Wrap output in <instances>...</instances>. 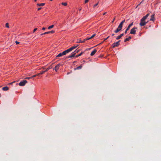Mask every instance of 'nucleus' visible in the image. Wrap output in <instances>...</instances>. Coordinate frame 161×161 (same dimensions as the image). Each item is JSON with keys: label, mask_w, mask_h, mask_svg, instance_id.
I'll use <instances>...</instances> for the list:
<instances>
[{"label": "nucleus", "mask_w": 161, "mask_h": 161, "mask_svg": "<svg viewBox=\"0 0 161 161\" xmlns=\"http://www.w3.org/2000/svg\"><path fill=\"white\" fill-rule=\"evenodd\" d=\"M62 65L60 64H59L56 65L53 69L54 70H55L56 72H57V70H58L59 68L60 67V66Z\"/></svg>", "instance_id": "obj_9"}, {"label": "nucleus", "mask_w": 161, "mask_h": 161, "mask_svg": "<svg viewBox=\"0 0 161 161\" xmlns=\"http://www.w3.org/2000/svg\"><path fill=\"white\" fill-rule=\"evenodd\" d=\"M155 20L154 14H153L151 16L150 20L154 21Z\"/></svg>", "instance_id": "obj_14"}, {"label": "nucleus", "mask_w": 161, "mask_h": 161, "mask_svg": "<svg viewBox=\"0 0 161 161\" xmlns=\"http://www.w3.org/2000/svg\"><path fill=\"white\" fill-rule=\"evenodd\" d=\"M31 77H26L25 78V79H31Z\"/></svg>", "instance_id": "obj_32"}, {"label": "nucleus", "mask_w": 161, "mask_h": 161, "mask_svg": "<svg viewBox=\"0 0 161 161\" xmlns=\"http://www.w3.org/2000/svg\"><path fill=\"white\" fill-rule=\"evenodd\" d=\"M50 1H52L53 0H50Z\"/></svg>", "instance_id": "obj_49"}, {"label": "nucleus", "mask_w": 161, "mask_h": 161, "mask_svg": "<svg viewBox=\"0 0 161 161\" xmlns=\"http://www.w3.org/2000/svg\"><path fill=\"white\" fill-rule=\"evenodd\" d=\"M52 68V67L51 66L49 67L47 69H46L45 68V67H42V69H43L44 70L46 69V70L44 71H41V72L40 73V74H41L42 75V74L44 73L47 71H48V70L51 69Z\"/></svg>", "instance_id": "obj_4"}, {"label": "nucleus", "mask_w": 161, "mask_h": 161, "mask_svg": "<svg viewBox=\"0 0 161 161\" xmlns=\"http://www.w3.org/2000/svg\"><path fill=\"white\" fill-rule=\"evenodd\" d=\"M96 36V34H94L92 35V36H91V37H90V38L91 39L93 38V37H94V36Z\"/></svg>", "instance_id": "obj_28"}, {"label": "nucleus", "mask_w": 161, "mask_h": 161, "mask_svg": "<svg viewBox=\"0 0 161 161\" xmlns=\"http://www.w3.org/2000/svg\"><path fill=\"white\" fill-rule=\"evenodd\" d=\"M61 4H62V5L65 6H66L67 5V3H61Z\"/></svg>", "instance_id": "obj_25"}, {"label": "nucleus", "mask_w": 161, "mask_h": 161, "mask_svg": "<svg viewBox=\"0 0 161 161\" xmlns=\"http://www.w3.org/2000/svg\"><path fill=\"white\" fill-rule=\"evenodd\" d=\"M109 36H108V37H107L105 39H104V41H103V42H104V41H105V40H107V39L108 38H109ZM103 42H102L101 43H100L99 44H98V45H100V44H102V43H103Z\"/></svg>", "instance_id": "obj_27"}, {"label": "nucleus", "mask_w": 161, "mask_h": 161, "mask_svg": "<svg viewBox=\"0 0 161 161\" xmlns=\"http://www.w3.org/2000/svg\"><path fill=\"white\" fill-rule=\"evenodd\" d=\"M6 27L7 28H9V24L8 23H7L6 24Z\"/></svg>", "instance_id": "obj_29"}, {"label": "nucleus", "mask_w": 161, "mask_h": 161, "mask_svg": "<svg viewBox=\"0 0 161 161\" xmlns=\"http://www.w3.org/2000/svg\"><path fill=\"white\" fill-rule=\"evenodd\" d=\"M40 74H40V73L39 74H37V75H36V76H38Z\"/></svg>", "instance_id": "obj_43"}, {"label": "nucleus", "mask_w": 161, "mask_h": 161, "mask_svg": "<svg viewBox=\"0 0 161 161\" xmlns=\"http://www.w3.org/2000/svg\"><path fill=\"white\" fill-rule=\"evenodd\" d=\"M124 35V33H122L120 34V35L118 36L116 38V39L117 40H119Z\"/></svg>", "instance_id": "obj_11"}, {"label": "nucleus", "mask_w": 161, "mask_h": 161, "mask_svg": "<svg viewBox=\"0 0 161 161\" xmlns=\"http://www.w3.org/2000/svg\"><path fill=\"white\" fill-rule=\"evenodd\" d=\"M13 83H14V82H11L10 83V84H12Z\"/></svg>", "instance_id": "obj_45"}, {"label": "nucleus", "mask_w": 161, "mask_h": 161, "mask_svg": "<svg viewBox=\"0 0 161 161\" xmlns=\"http://www.w3.org/2000/svg\"><path fill=\"white\" fill-rule=\"evenodd\" d=\"M36 75H33V76H32L31 77L32 78H34V77H36Z\"/></svg>", "instance_id": "obj_37"}, {"label": "nucleus", "mask_w": 161, "mask_h": 161, "mask_svg": "<svg viewBox=\"0 0 161 161\" xmlns=\"http://www.w3.org/2000/svg\"><path fill=\"white\" fill-rule=\"evenodd\" d=\"M128 31V30H127V29H126L125 30V34H127V31Z\"/></svg>", "instance_id": "obj_33"}, {"label": "nucleus", "mask_w": 161, "mask_h": 161, "mask_svg": "<svg viewBox=\"0 0 161 161\" xmlns=\"http://www.w3.org/2000/svg\"><path fill=\"white\" fill-rule=\"evenodd\" d=\"M42 9V8H38V10H41V9Z\"/></svg>", "instance_id": "obj_39"}, {"label": "nucleus", "mask_w": 161, "mask_h": 161, "mask_svg": "<svg viewBox=\"0 0 161 161\" xmlns=\"http://www.w3.org/2000/svg\"><path fill=\"white\" fill-rule=\"evenodd\" d=\"M27 82V81L26 80H24L23 81H21L19 83V85L20 86H23Z\"/></svg>", "instance_id": "obj_6"}, {"label": "nucleus", "mask_w": 161, "mask_h": 161, "mask_svg": "<svg viewBox=\"0 0 161 161\" xmlns=\"http://www.w3.org/2000/svg\"><path fill=\"white\" fill-rule=\"evenodd\" d=\"M37 30V29L36 28L35 29H34L33 30V32L34 33V32H35Z\"/></svg>", "instance_id": "obj_31"}, {"label": "nucleus", "mask_w": 161, "mask_h": 161, "mask_svg": "<svg viewBox=\"0 0 161 161\" xmlns=\"http://www.w3.org/2000/svg\"><path fill=\"white\" fill-rule=\"evenodd\" d=\"M106 13H107V12H105V13H103V15H105L106 14Z\"/></svg>", "instance_id": "obj_40"}, {"label": "nucleus", "mask_w": 161, "mask_h": 161, "mask_svg": "<svg viewBox=\"0 0 161 161\" xmlns=\"http://www.w3.org/2000/svg\"><path fill=\"white\" fill-rule=\"evenodd\" d=\"M90 39H91V38H90V37H87L86 38L84 39V41H85L86 40H90Z\"/></svg>", "instance_id": "obj_26"}, {"label": "nucleus", "mask_w": 161, "mask_h": 161, "mask_svg": "<svg viewBox=\"0 0 161 161\" xmlns=\"http://www.w3.org/2000/svg\"><path fill=\"white\" fill-rule=\"evenodd\" d=\"M54 27V25H52L51 26H49L48 28V30H50L52 28H53Z\"/></svg>", "instance_id": "obj_23"}, {"label": "nucleus", "mask_w": 161, "mask_h": 161, "mask_svg": "<svg viewBox=\"0 0 161 161\" xmlns=\"http://www.w3.org/2000/svg\"><path fill=\"white\" fill-rule=\"evenodd\" d=\"M1 97V94L0 93V97Z\"/></svg>", "instance_id": "obj_48"}, {"label": "nucleus", "mask_w": 161, "mask_h": 161, "mask_svg": "<svg viewBox=\"0 0 161 161\" xmlns=\"http://www.w3.org/2000/svg\"><path fill=\"white\" fill-rule=\"evenodd\" d=\"M15 43H16V44H18L19 43V42L17 41H15Z\"/></svg>", "instance_id": "obj_34"}, {"label": "nucleus", "mask_w": 161, "mask_h": 161, "mask_svg": "<svg viewBox=\"0 0 161 161\" xmlns=\"http://www.w3.org/2000/svg\"><path fill=\"white\" fill-rule=\"evenodd\" d=\"M82 66L81 65L79 66L78 67H76V68L75 69H77L79 70L80 69H81L82 68Z\"/></svg>", "instance_id": "obj_20"}, {"label": "nucleus", "mask_w": 161, "mask_h": 161, "mask_svg": "<svg viewBox=\"0 0 161 161\" xmlns=\"http://www.w3.org/2000/svg\"><path fill=\"white\" fill-rule=\"evenodd\" d=\"M78 46V45L74 46H73L72 47L70 48H69V49H71V51H73V50L77 47Z\"/></svg>", "instance_id": "obj_13"}, {"label": "nucleus", "mask_w": 161, "mask_h": 161, "mask_svg": "<svg viewBox=\"0 0 161 161\" xmlns=\"http://www.w3.org/2000/svg\"><path fill=\"white\" fill-rule=\"evenodd\" d=\"M146 19H141V21L140 23V25L141 26H144L145 25L147 22H146L145 21Z\"/></svg>", "instance_id": "obj_2"}, {"label": "nucleus", "mask_w": 161, "mask_h": 161, "mask_svg": "<svg viewBox=\"0 0 161 161\" xmlns=\"http://www.w3.org/2000/svg\"><path fill=\"white\" fill-rule=\"evenodd\" d=\"M72 50H71V49H68L66 50H65L63 52H62V54L64 55H65L67 54L68 53H69V52L71 51Z\"/></svg>", "instance_id": "obj_7"}, {"label": "nucleus", "mask_w": 161, "mask_h": 161, "mask_svg": "<svg viewBox=\"0 0 161 161\" xmlns=\"http://www.w3.org/2000/svg\"><path fill=\"white\" fill-rule=\"evenodd\" d=\"M137 29V28L136 27H134L130 31V33L131 34L134 35L136 34V30Z\"/></svg>", "instance_id": "obj_5"}, {"label": "nucleus", "mask_w": 161, "mask_h": 161, "mask_svg": "<svg viewBox=\"0 0 161 161\" xmlns=\"http://www.w3.org/2000/svg\"><path fill=\"white\" fill-rule=\"evenodd\" d=\"M88 2V0H85V2H84V3H87Z\"/></svg>", "instance_id": "obj_36"}, {"label": "nucleus", "mask_w": 161, "mask_h": 161, "mask_svg": "<svg viewBox=\"0 0 161 161\" xmlns=\"http://www.w3.org/2000/svg\"><path fill=\"white\" fill-rule=\"evenodd\" d=\"M131 37L130 36H129V37L128 38H126L125 40H124V42H125L127 41H129L130 39H131Z\"/></svg>", "instance_id": "obj_17"}, {"label": "nucleus", "mask_w": 161, "mask_h": 161, "mask_svg": "<svg viewBox=\"0 0 161 161\" xmlns=\"http://www.w3.org/2000/svg\"><path fill=\"white\" fill-rule=\"evenodd\" d=\"M96 52L97 50L96 49H94L93 51H92V52H91V53L90 55L91 56H93L95 54V53H96Z\"/></svg>", "instance_id": "obj_12"}, {"label": "nucleus", "mask_w": 161, "mask_h": 161, "mask_svg": "<svg viewBox=\"0 0 161 161\" xmlns=\"http://www.w3.org/2000/svg\"><path fill=\"white\" fill-rule=\"evenodd\" d=\"M81 10V8H80V9H79V10L80 11Z\"/></svg>", "instance_id": "obj_46"}, {"label": "nucleus", "mask_w": 161, "mask_h": 161, "mask_svg": "<svg viewBox=\"0 0 161 161\" xmlns=\"http://www.w3.org/2000/svg\"><path fill=\"white\" fill-rule=\"evenodd\" d=\"M83 52H81L80 53V54H79L78 55H76L75 56V57L76 58H77L78 57H80L81 55L82 54Z\"/></svg>", "instance_id": "obj_22"}, {"label": "nucleus", "mask_w": 161, "mask_h": 161, "mask_svg": "<svg viewBox=\"0 0 161 161\" xmlns=\"http://www.w3.org/2000/svg\"><path fill=\"white\" fill-rule=\"evenodd\" d=\"M1 87V86H0V87Z\"/></svg>", "instance_id": "obj_50"}, {"label": "nucleus", "mask_w": 161, "mask_h": 161, "mask_svg": "<svg viewBox=\"0 0 161 161\" xmlns=\"http://www.w3.org/2000/svg\"><path fill=\"white\" fill-rule=\"evenodd\" d=\"M115 18H114V19H113V21L112 22V23L114 22V21L115 20Z\"/></svg>", "instance_id": "obj_41"}, {"label": "nucleus", "mask_w": 161, "mask_h": 161, "mask_svg": "<svg viewBox=\"0 0 161 161\" xmlns=\"http://www.w3.org/2000/svg\"><path fill=\"white\" fill-rule=\"evenodd\" d=\"M46 28H45V27H43V28H42V29L43 30H46Z\"/></svg>", "instance_id": "obj_38"}, {"label": "nucleus", "mask_w": 161, "mask_h": 161, "mask_svg": "<svg viewBox=\"0 0 161 161\" xmlns=\"http://www.w3.org/2000/svg\"><path fill=\"white\" fill-rule=\"evenodd\" d=\"M125 20L124 19L123 20H122V21L120 22V23L119 25L118 26L117 29L114 31V32H115V33H117L118 32H119V31L121 30L122 26H123V23L124 22H125Z\"/></svg>", "instance_id": "obj_1"}, {"label": "nucleus", "mask_w": 161, "mask_h": 161, "mask_svg": "<svg viewBox=\"0 0 161 161\" xmlns=\"http://www.w3.org/2000/svg\"><path fill=\"white\" fill-rule=\"evenodd\" d=\"M76 54V53L75 52H73L69 56H68L66 57V58H73L75 56V55Z\"/></svg>", "instance_id": "obj_10"}, {"label": "nucleus", "mask_w": 161, "mask_h": 161, "mask_svg": "<svg viewBox=\"0 0 161 161\" xmlns=\"http://www.w3.org/2000/svg\"><path fill=\"white\" fill-rule=\"evenodd\" d=\"M112 35V36H114V33H113L112 34V35Z\"/></svg>", "instance_id": "obj_42"}, {"label": "nucleus", "mask_w": 161, "mask_h": 161, "mask_svg": "<svg viewBox=\"0 0 161 161\" xmlns=\"http://www.w3.org/2000/svg\"><path fill=\"white\" fill-rule=\"evenodd\" d=\"M37 1V0H34V1L36 2Z\"/></svg>", "instance_id": "obj_47"}, {"label": "nucleus", "mask_w": 161, "mask_h": 161, "mask_svg": "<svg viewBox=\"0 0 161 161\" xmlns=\"http://www.w3.org/2000/svg\"><path fill=\"white\" fill-rule=\"evenodd\" d=\"M54 33V31H50L47 32H45L42 33L40 34V35L42 36L43 35H46L47 34H48L49 33Z\"/></svg>", "instance_id": "obj_8"}, {"label": "nucleus", "mask_w": 161, "mask_h": 161, "mask_svg": "<svg viewBox=\"0 0 161 161\" xmlns=\"http://www.w3.org/2000/svg\"><path fill=\"white\" fill-rule=\"evenodd\" d=\"M85 42V41H84V40H83V41H82L81 40H80L79 41H78V42H77V43H83V42Z\"/></svg>", "instance_id": "obj_24"}, {"label": "nucleus", "mask_w": 161, "mask_h": 161, "mask_svg": "<svg viewBox=\"0 0 161 161\" xmlns=\"http://www.w3.org/2000/svg\"><path fill=\"white\" fill-rule=\"evenodd\" d=\"M121 41L119 40L118 41L114 42L113 44H112L111 46L112 47V48H114L115 47L118 46L119 45V42Z\"/></svg>", "instance_id": "obj_3"}, {"label": "nucleus", "mask_w": 161, "mask_h": 161, "mask_svg": "<svg viewBox=\"0 0 161 161\" xmlns=\"http://www.w3.org/2000/svg\"><path fill=\"white\" fill-rule=\"evenodd\" d=\"M63 55H64V54H62V53H60L58 55L56 56V58L58 57H60Z\"/></svg>", "instance_id": "obj_18"}, {"label": "nucleus", "mask_w": 161, "mask_h": 161, "mask_svg": "<svg viewBox=\"0 0 161 161\" xmlns=\"http://www.w3.org/2000/svg\"><path fill=\"white\" fill-rule=\"evenodd\" d=\"M79 51H80V50H77V51L75 50V52H75V53H77L79 52Z\"/></svg>", "instance_id": "obj_35"}, {"label": "nucleus", "mask_w": 161, "mask_h": 161, "mask_svg": "<svg viewBox=\"0 0 161 161\" xmlns=\"http://www.w3.org/2000/svg\"><path fill=\"white\" fill-rule=\"evenodd\" d=\"M142 2H141L140 3H139V4H138V6L139 5L141 4V3H142Z\"/></svg>", "instance_id": "obj_44"}, {"label": "nucleus", "mask_w": 161, "mask_h": 161, "mask_svg": "<svg viewBox=\"0 0 161 161\" xmlns=\"http://www.w3.org/2000/svg\"><path fill=\"white\" fill-rule=\"evenodd\" d=\"M98 3H96V4H95V5H94L93 7L94 8L95 7H96L98 5Z\"/></svg>", "instance_id": "obj_30"}, {"label": "nucleus", "mask_w": 161, "mask_h": 161, "mask_svg": "<svg viewBox=\"0 0 161 161\" xmlns=\"http://www.w3.org/2000/svg\"><path fill=\"white\" fill-rule=\"evenodd\" d=\"M2 90L4 91H7L8 90V87L7 86L2 88Z\"/></svg>", "instance_id": "obj_15"}, {"label": "nucleus", "mask_w": 161, "mask_h": 161, "mask_svg": "<svg viewBox=\"0 0 161 161\" xmlns=\"http://www.w3.org/2000/svg\"><path fill=\"white\" fill-rule=\"evenodd\" d=\"M133 25V22H132L129 25H128L126 29L129 30L130 29V27H131V26H132Z\"/></svg>", "instance_id": "obj_16"}, {"label": "nucleus", "mask_w": 161, "mask_h": 161, "mask_svg": "<svg viewBox=\"0 0 161 161\" xmlns=\"http://www.w3.org/2000/svg\"><path fill=\"white\" fill-rule=\"evenodd\" d=\"M45 5L44 3H37V5L38 6H44Z\"/></svg>", "instance_id": "obj_19"}, {"label": "nucleus", "mask_w": 161, "mask_h": 161, "mask_svg": "<svg viewBox=\"0 0 161 161\" xmlns=\"http://www.w3.org/2000/svg\"><path fill=\"white\" fill-rule=\"evenodd\" d=\"M149 15V14H146V16L143 17V18H142V19H146L147 18V17H148Z\"/></svg>", "instance_id": "obj_21"}]
</instances>
